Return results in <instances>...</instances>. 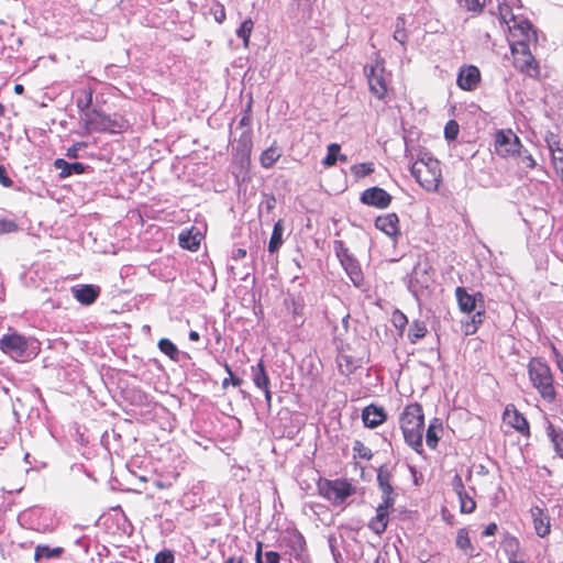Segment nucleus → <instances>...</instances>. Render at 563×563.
Masks as SVG:
<instances>
[{
    "label": "nucleus",
    "mask_w": 563,
    "mask_h": 563,
    "mask_svg": "<svg viewBox=\"0 0 563 563\" xmlns=\"http://www.w3.org/2000/svg\"><path fill=\"white\" fill-rule=\"evenodd\" d=\"M481 70L475 65H463L457 74L456 85L464 91H473L481 84Z\"/></svg>",
    "instance_id": "nucleus-12"
},
{
    "label": "nucleus",
    "mask_w": 563,
    "mask_h": 563,
    "mask_svg": "<svg viewBox=\"0 0 563 563\" xmlns=\"http://www.w3.org/2000/svg\"><path fill=\"white\" fill-rule=\"evenodd\" d=\"M67 156L68 157H73V158H76L77 157V148L76 147H70L67 150Z\"/></svg>",
    "instance_id": "nucleus-62"
},
{
    "label": "nucleus",
    "mask_w": 563,
    "mask_h": 563,
    "mask_svg": "<svg viewBox=\"0 0 563 563\" xmlns=\"http://www.w3.org/2000/svg\"><path fill=\"white\" fill-rule=\"evenodd\" d=\"M460 132V126L455 120H450L444 126V136L449 141H454Z\"/></svg>",
    "instance_id": "nucleus-44"
},
{
    "label": "nucleus",
    "mask_w": 563,
    "mask_h": 563,
    "mask_svg": "<svg viewBox=\"0 0 563 563\" xmlns=\"http://www.w3.org/2000/svg\"><path fill=\"white\" fill-rule=\"evenodd\" d=\"M14 92L16 95H22L24 92V87L21 84H16L13 88Z\"/></svg>",
    "instance_id": "nucleus-61"
},
{
    "label": "nucleus",
    "mask_w": 563,
    "mask_h": 563,
    "mask_svg": "<svg viewBox=\"0 0 563 563\" xmlns=\"http://www.w3.org/2000/svg\"><path fill=\"white\" fill-rule=\"evenodd\" d=\"M405 442L418 454L423 453L424 413L419 402L408 404L399 416Z\"/></svg>",
    "instance_id": "nucleus-1"
},
{
    "label": "nucleus",
    "mask_w": 563,
    "mask_h": 563,
    "mask_svg": "<svg viewBox=\"0 0 563 563\" xmlns=\"http://www.w3.org/2000/svg\"><path fill=\"white\" fill-rule=\"evenodd\" d=\"M351 172L355 177L363 178L374 172L373 163H360L351 167Z\"/></svg>",
    "instance_id": "nucleus-43"
},
{
    "label": "nucleus",
    "mask_w": 563,
    "mask_h": 563,
    "mask_svg": "<svg viewBox=\"0 0 563 563\" xmlns=\"http://www.w3.org/2000/svg\"><path fill=\"white\" fill-rule=\"evenodd\" d=\"M282 150L275 141L268 148L262 152L260 156L261 165L264 168H271L280 158Z\"/></svg>",
    "instance_id": "nucleus-27"
},
{
    "label": "nucleus",
    "mask_w": 563,
    "mask_h": 563,
    "mask_svg": "<svg viewBox=\"0 0 563 563\" xmlns=\"http://www.w3.org/2000/svg\"><path fill=\"white\" fill-rule=\"evenodd\" d=\"M519 159L518 165L520 168L525 170H531L537 166L536 159L532 157L530 153H528L527 150L520 148L516 155Z\"/></svg>",
    "instance_id": "nucleus-35"
},
{
    "label": "nucleus",
    "mask_w": 563,
    "mask_h": 563,
    "mask_svg": "<svg viewBox=\"0 0 563 563\" xmlns=\"http://www.w3.org/2000/svg\"><path fill=\"white\" fill-rule=\"evenodd\" d=\"M283 223L282 220H278L273 228V232L268 243V252L275 253L283 244Z\"/></svg>",
    "instance_id": "nucleus-33"
},
{
    "label": "nucleus",
    "mask_w": 563,
    "mask_h": 563,
    "mask_svg": "<svg viewBox=\"0 0 563 563\" xmlns=\"http://www.w3.org/2000/svg\"><path fill=\"white\" fill-rule=\"evenodd\" d=\"M75 299L85 305H92L100 295V288L95 285H81L71 289Z\"/></svg>",
    "instance_id": "nucleus-21"
},
{
    "label": "nucleus",
    "mask_w": 563,
    "mask_h": 563,
    "mask_svg": "<svg viewBox=\"0 0 563 563\" xmlns=\"http://www.w3.org/2000/svg\"><path fill=\"white\" fill-rule=\"evenodd\" d=\"M154 563H174V555L170 551H162L155 555Z\"/></svg>",
    "instance_id": "nucleus-50"
},
{
    "label": "nucleus",
    "mask_w": 563,
    "mask_h": 563,
    "mask_svg": "<svg viewBox=\"0 0 563 563\" xmlns=\"http://www.w3.org/2000/svg\"><path fill=\"white\" fill-rule=\"evenodd\" d=\"M64 553V549L62 547L51 548L48 545L38 544L34 550V560L38 562L42 559H58Z\"/></svg>",
    "instance_id": "nucleus-29"
},
{
    "label": "nucleus",
    "mask_w": 563,
    "mask_h": 563,
    "mask_svg": "<svg viewBox=\"0 0 563 563\" xmlns=\"http://www.w3.org/2000/svg\"><path fill=\"white\" fill-rule=\"evenodd\" d=\"M265 558L267 563H280V555L276 551H267Z\"/></svg>",
    "instance_id": "nucleus-53"
},
{
    "label": "nucleus",
    "mask_w": 563,
    "mask_h": 563,
    "mask_svg": "<svg viewBox=\"0 0 563 563\" xmlns=\"http://www.w3.org/2000/svg\"><path fill=\"white\" fill-rule=\"evenodd\" d=\"M394 38L400 44H405L408 40L406 32V20L404 16H398L396 20V27L394 31Z\"/></svg>",
    "instance_id": "nucleus-40"
},
{
    "label": "nucleus",
    "mask_w": 563,
    "mask_h": 563,
    "mask_svg": "<svg viewBox=\"0 0 563 563\" xmlns=\"http://www.w3.org/2000/svg\"><path fill=\"white\" fill-rule=\"evenodd\" d=\"M547 434L554 444L555 451L563 459V430L556 428L553 423L548 422Z\"/></svg>",
    "instance_id": "nucleus-30"
},
{
    "label": "nucleus",
    "mask_w": 563,
    "mask_h": 563,
    "mask_svg": "<svg viewBox=\"0 0 563 563\" xmlns=\"http://www.w3.org/2000/svg\"><path fill=\"white\" fill-rule=\"evenodd\" d=\"M530 44L523 42H510V52L514 67L521 74L531 77H540V66L530 51Z\"/></svg>",
    "instance_id": "nucleus-8"
},
{
    "label": "nucleus",
    "mask_w": 563,
    "mask_h": 563,
    "mask_svg": "<svg viewBox=\"0 0 563 563\" xmlns=\"http://www.w3.org/2000/svg\"><path fill=\"white\" fill-rule=\"evenodd\" d=\"M54 166L56 169H59L60 178L69 177L73 174L80 175L85 172V165L82 163H68L63 158H57L54 162Z\"/></svg>",
    "instance_id": "nucleus-25"
},
{
    "label": "nucleus",
    "mask_w": 563,
    "mask_h": 563,
    "mask_svg": "<svg viewBox=\"0 0 563 563\" xmlns=\"http://www.w3.org/2000/svg\"><path fill=\"white\" fill-rule=\"evenodd\" d=\"M0 184L5 188H10L13 186V180L7 175L5 167L1 163H0Z\"/></svg>",
    "instance_id": "nucleus-51"
},
{
    "label": "nucleus",
    "mask_w": 563,
    "mask_h": 563,
    "mask_svg": "<svg viewBox=\"0 0 563 563\" xmlns=\"http://www.w3.org/2000/svg\"><path fill=\"white\" fill-rule=\"evenodd\" d=\"M451 485L456 495H461V493L466 490L462 476L460 474H455L453 476Z\"/></svg>",
    "instance_id": "nucleus-49"
},
{
    "label": "nucleus",
    "mask_w": 563,
    "mask_h": 563,
    "mask_svg": "<svg viewBox=\"0 0 563 563\" xmlns=\"http://www.w3.org/2000/svg\"><path fill=\"white\" fill-rule=\"evenodd\" d=\"M91 102H92V91L88 90L86 99L85 100L79 99L77 101V107L80 110H85V109H88L90 107Z\"/></svg>",
    "instance_id": "nucleus-52"
},
{
    "label": "nucleus",
    "mask_w": 563,
    "mask_h": 563,
    "mask_svg": "<svg viewBox=\"0 0 563 563\" xmlns=\"http://www.w3.org/2000/svg\"><path fill=\"white\" fill-rule=\"evenodd\" d=\"M528 375L540 397L551 404L556 399L554 377L550 366L541 358L532 357L528 363Z\"/></svg>",
    "instance_id": "nucleus-4"
},
{
    "label": "nucleus",
    "mask_w": 563,
    "mask_h": 563,
    "mask_svg": "<svg viewBox=\"0 0 563 563\" xmlns=\"http://www.w3.org/2000/svg\"><path fill=\"white\" fill-rule=\"evenodd\" d=\"M18 230V224L13 220L0 219V234L12 233Z\"/></svg>",
    "instance_id": "nucleus-47"
},
{
    "label": "nucleus",
    "mask_w": 563,
    "mask_h": 563,
    "mask_svg": "<svg viewBox=\"0 0 563 563\" xmlns=\"http://www.w3.org/2000/svg\"><path fill=\"white\" fill-rule=\"evenodd\" d=\"M369 92L379 101H386L389 95L390 73L386 70L385 62L376 56L372 64L364 66Z\"/></svg>",
    "instance_id": "nucleus-5"
},
{
    "label": "nucleus",
    "mask_w": 563,
    "mask_h": 563,
    "mask_svg": "<svg viewBox=\"0 0 563 563\" xmlns=\"http://www.w3.org/2000/svg\"><path fill=\"white\" fill-rule=\"evenodd\" d=\"M284 542L288 549L287 553L290 558H294L296 561L303 560L307 551V543L305 537L299 531H295L288 538H285Z\"/></svg>",
    "instance_id": "nucleus-18"
},
{
    "label": "nucleus",
    "mask_w": 563,
    "mask_h": 563,
    "mask_svg": "<svg viewBox=\"0 0 563 563\" xmlns=\"http://www.w3.org/2000/svg\"><path fill=\"white\" fill-rule=\"evenodd\" d=\"M84 125L88 132L122 133L130 123L123 115H108L93 109L85 113Z\"/></svg>",
    "instance_id": "nucleus-6"
},
{
    "label": "nucleus",
    "mask_w": 563,
    "mask_h": 563,
    "mask_svg": "<svg viewBox=\"0 0 563 563\" xmlns=\"http://www.w3.org/2000/svg\"><path fill=\"white\" fill-rule=\"evenodd\" d=\"M353 451L355 455L365 460H369L373 456L372 451L367 446H365V444L362 441L358 440L354 442Z\"/></svg>",
    "instance_id": "nucleus-45"
},
{
    "label": "nucleus",
    "mask_w": 563,
    "mask_h": 563,
    "mask_svg": "<svg viewBox=\"0 0 563 563\" xmlns=\"http://www.w3.org/2000/svg\"><path fill=\"white\" fill-rule=\"evenodd\" d=\"M319 492L333 506H340L355 494V488L347 479H324L319 484Z\"/></svg>",
    "instance_id": "nucleus-9"
},
{
    "label": "nucleus",
    "mask_w": 563,
    "mask_h": 563,
    "mask_svg": "<svg viewBox=\"0 0 563 563\" xmlns=\"http://www.w3.org/2000/svg\"><path fill=\"white\" fill-rule=\"evenodd\" d=\"M394 505L389 503H380L376 508V515L368 521V528L377 536L383 534L389 522V509H393Z\"/></svg>",
    "instance_id": "nucleus-16"
},
{
    "label": "nucleus",
    "mask_w": 563,
    "mask_h": 563,
    "mask_svg": "<svg viewBox=\"0 0 563 563\" xmlns=\"http://www.w3.org/2000/svg\"><path fill=\"white\" fill-rule=\"evenodd\" d=\"M411 175L428 191H437L442 183L440 162L429 153H424L411 165Z\"/></svg>",
    "instance_id": "nucleus-3"
},
{
    "label": "nucleus",
    "mask_w": 563,
    "mask_h": 563,
    "mask_svg": "<svg viewBox=\"0 0 563 563\" xmlns=\"http://www.w3.org/2000/svg\"><path fill=\"white\" fill-rule=\"evenodd\" d=\"M252 376L254 385L260 389H267L271 380L266 372L263 360H260L255 366H252Z\"/></svg>",
    "instance_id": "nucleus-26"
},
{
    "label": "nucleus",
    "mask_w": 563,
    "mask_h": 563,
    "mask_svg": "<svg viewBox=\"0 0 563 563\" xmlns=\"http://www.w3.org/2000/svg\"><path fill=\"white\" fill-rule=\"evenodd\" d=\"M255 563H263V542L261 541L256 543Z\"/></svg>",
    "instance_id": "nucleus-55"
},
{
    "label": "nucleus",
    "mask_w": 563,
    "mask_h": 563,
    "mask_svg": "<svg viewBox=\"0 0 563 563\" xmlns=\"http://www.w3.org/2000/svg\"><path fill=\"white\" fill-rule=\"evenodd\" d=\"M179 245L189 251H197L200 245V234L194 230L184 231L178 236Z\"/></svg>",
    "instance_id": "nucleus-28"
},
{
    "label": "nucleus",
    "mask_w": 563,
    "mask_h": 563,
    "mask_svg": "<svg viewBox=\"0 0 563 563\" xmlns=\"http://www.w3.org/2000/svg\"><path fill=\"white\" fill-rule=\"evenodd\" d=\"M465 7L468 11L482 12L485 7L486 0H464Z\"/></svg>",
    "instance_id": "nucleus-48"
},
{
    "label": "nucleus",
    "mask_w": 563,
    "mask_h": 563,
    "mask_svg": "<svg viewBox=\"0 0 563 563\" xmlns=\"http://www.w3.org/2000/svg\"><path fill=\"white\" fill-rule=\"evenodd\" d=\"M522 148L520 139L511 129L496 131L494 136V152L503 158L515 157Z\"/></svg>",
    "instance_id": "nucleus-10"
},
{
    "label": "nucleus",
    "mask_w": 563,
    "mask_h": 563,
    "mask_svg": "<svg viewBox=\"0 0 563 563\" xmlns=\"http://www.w3.org/2000/svg\"><path fill=\"white\" fill-rule=\"evenodd\" d=\"M224 563H244V558L242 555H232L229 556Z\"/></svg>",
    "instance_id": "nucleus-57"
},
{
    "label": "nucleus",
    "mask_w": 563,
    "mask_h": 563,
    "mask_svg": "<svg viewBox=\"0 0 563 563\" xmlns=\"http://www.w3.org/2000/svg\"><path fill=\"white\" fill-rule=\"evenodd\" d=\"M553 147H561L560 146V141H553V142H549V148H550V152L552 153V148Z\"/></svg>",
    "instance_id": "nucleus-63"
},
{
    "label": "nucleus",
    "mask_w": 563,
    "mask_h": 563,
    "mask_svg": "<svg viewBox=\"0 0 563 563\" xmlns=\"http://www.w3.org/2000/svg\"><path fill=\"white\" fill-rule=\"evenodd\" d=\"M377 482L383 494V503L395 505V494L391 486V475L387 470L379 468L377 473Z\"/></svg>",
    "instance_id": "nucleus-23"
},
{
    "label": "nucleus",
    "mask_w": 563,
    "mask_h": 563,
    "mask_svg": "<svg viewBox=\"0 0 563 563\" xmlns=\"http://www.w3.org/2000/svg\"><path fill=\"white\" fill-rule=\"evenodd\" d=\"M254 29V22L251 18L245 19L236 30V35L242 38L244 48L250 46V37Z\"/></svg>",
    "instance_id": "nucleus-34"
},
{
    "label": "nucleus",
    "mask_w": 563,
    "mask_h": 563,
    "mask_svg": "<svg viewBox=\"0 0 563 563\" xmlns=\"http://www.w3.org/2000/svg\"><path fill=\"white\" fill-rule=\"evenodd\" d=\"M455 544L464 553L468 554L470 556H474V547L465 528L457 530Z\"/></svg>",
    "instance_id": "nucleus-31"
},
{
    "label": "nucleus",
    "mask_w": 563,
    "mask_h": 563,
    "mask_svg": "<svg viewBox=\"0 0 563 563\" xmlns=\"http://www.w3.org/2000/svg\"><path fill=\"white\" fill-rule=\"evenodd\" d=\"M209 13L219 24H222L227 20L225 8L220 1H213L210 4Z\"/></svg>",
    "instance_id": "nucleus-39"
},
{
    "label": "nucleus",
    "mask_w": 563,
    "mask_h": 563,
    "mask_svg": "<svg viewBox=\"0 0 563 563\" xmlns=\"http://www.w3.org/2000/svg\"><path fill=\"white\" fill-rule=\"evenodd\" d=\"M341 263L353 285L357 288L362 287L364 284V274L358 262L355 258L346 255L341 258Z\"/></svg>",
    "instance_id": "nucleus-22"
},
{
    "label": "nucleus",
    "mask_w": 563,
    "mask_h": 563,
    "mask_svg": "<svg viewBox=\"0 0 563 563\" xmlns=\"http://www.w3.org/2000/svg\"><path fill=\"white\" fill-rule=\"evenodd\" d=\"M340 151H341V146L338 143H331L328 146L325 157L322 159L323 166L324 167L334 166L338 162V154L340 153Z\"/></svg>",
    "instance_id": "nucleus-38"
},
{
    "label": "nucleus",
    "mask_w": 563,
    "mask_h": 563,
    "mask_svg": "<svg viewBox=\"0 0 563 563\" xmlns=\"http://www.w3.org/2000/svg\"><path fill=\"white\" fill-rule=\"evenodd\" d=\"M375 228L390 238L394 242H397L401 235L400 220L395 212H389L383 216H378L375 219Z\"/></svg>",
    "instance_id": "nucleus-14"
},
{
    "label": "nucleus",
    "mask_w": 563,
    "mask_h": 563,
    "mask_svg": "<svg viewBox=\"0 0 563 563\" xmlns=\"http://www.w3.org/2000/svg\"><path fill=\"white\" fill-rule=\"evenodd\" d=\"M29 347V339L24 335L12 332L0 339V350L13 358H22Z\"/></svg>",
    "instance_id": "nucleus-11"
},
{
    "label": "nucleus",
    "mask_w": 563,
    "mask_h": 563,
    "mask_svg": "<svg viewBox=\"0 0 563 563\" xmlns=\"http://www.w3.org/2000/svg\"><path fill=\"white\" fill-rule=\"evenodd\" d=\"M336 362L340 373L344 376H349L362 366L363 360L343 350L339 354Z\"/></svg>",
    "instance_id": "nucleus-20"
},
{
    "label": "nucleus",
    "mask_w": 563,
    "mask_h": 563,
    "mask_svg": "<svg viewBox=\"0 0 563 563\" xmlns=\"http://www.w3.org/2000/svg\"><path fill=\"white\" fill-rule=\"evenodd\" d=\"M394 322L396 327L404 328L405 324L407 323V317L401 312L395 313Z\"/></svg>",
    "instance_id": "nucleus-54"
},
{
    "label": "nucleus",
    "mask_w": 563,
    "mask_h": 563,
    "mask_svg": "<svg viewBox=\"0 0 563 563\" xmlns=\"http://www.w3.org/2000/svg\"><path fill=\"white\" fill-rule=\"evenodd\" d=\"M443 433V424L439 418H433L426 430V444L435 450Z\"/></svg>",
    "instance_id": "nucleus-24"
},
{
    "label": "nucleus",
    "mask_w": 563,
    "mask_h": 563,
    "mask_svg": "<svg viewBox=\"0 0 563 563\" xmlns=\"http://www.w3.org/2000/svg\"><path fill=\"white\" fill-rule=\"evenodd\" d=\"M460 501V511L462 514H472L476 509V501L471 497L467 492L456 495Z\"/></svg>",
    "instance_id": "nucleus-37"
},
{
    "label": "nucleus",
    "mask_w": 563,
    "mask_h": 563,
    "mask_svg": "<svg viewBox=\"0 0 563 563\" xmlns=\"http://www.w3.org/2000/svg\"><path fill=\"white\" fill-rule=\"evenodd\" d=\"M158 349L162 353L167 355L170 360L177 361L179 351L177 346L168 339H161L158 341Z\"/></svg>",
    "instance_id": "nucleus-36"
},
{
    "label": "nucleus",
    "mask_w": 563,
    "mask_h": 563,
    "mask_svg": "<svg viewBox=\"0 0 563 563\" xmlns=\"http://www.w3.org/2000/svg\"><path fill=\"white\" fill-rule=\"evenodd\" d=\"M500 19L508 26L511 42H538L537 31L528 19L516 16L508 7L500 8Z\"/></svg>",
    "instance_id": "nucleus-7"
},
{
    "label": "nucleus",
    "mask_w": 563,
    "mask_h": 563,
    "mask_svg": "<svg viewBox=\"0 0 563 563\" xmlns=\"http://www.w3.org/2000/svg\"><path fill=\"white\" fill-rule=\"evenodd\" d=\"M497 531V525L492 522L489 523L485 530L483 531V537H489V536H494Z\"/></svg>",
    "instance_id": "nucleus-56"
},
{
    "label": "nucleus",
    "mask_w": 563,
    "mask_h": 563,
    "mask_svg": "<svg viewBox=\"0 0 563 563\" xmlns=\"http://www.w3.org/2000/svg\"><path fill=\"white\" fill-rule=\"evenodd\" d=\"M387 419V415L382 407L375 405L366 406L362 411V420L365 427L374 429L383 424Z\"/></svg>",
    "instance_id": "nucleus-19"
},
{
    "label": "nucleus",
    "mask_w": 563,
    "mask_h": 563,
    "mask_svg": "<svg viewBox=\"0 0 563 563\" xmlns=\"http://www.w3.org/2000/svg\"><path fill=\"white\" fill-rule=\"evenodd\" d=\"M428 333L427 325L423 321L415 320L408 330V339L410 343L416 344L419 340L423 339Z\"/></svg>",
    "instance_id": "nucleus-32"
},
{
    "label": "nucleus",
    "mask_w": 563,
    "mask_h": 563,
    "mask_svg": "<svg viewBox=\"0 0 563 563\" xmlns=\"http://www.w3.org/2000/svg\"><path fill=\"white\" fill-rule=\"evenodd\" d=\"M189 339L191 341H194V342H197V341H199L200 335H199V333L197 331H190L189 332Z\"/></svg>",
    "instance_id": "nucleus-60"
},
{
    "label": "nucleus",
    "mask_w": 563,
    "mask_h": 563,
    "mask_svg": "<svg viewBox=\"0 0 563 563\" xmlns=\"http://www.w3.org/2000/svg\"><path fill=\"white\" fill-rule=\"evenodd\" d=\"M503 420L507 426L515 429L520 434L525 437L530 435V426L528 420L521 412H519V410L514 404H509L506 406L505 411L503 413Z\"/></svg>",
    "instance_id": "nucleus-13"
},
{
    "label": "nucleus",
    "mask_w": 563,
    "mask_h": 563,
    "mask_svg": "<svg viewBox=\"0 0 563 563\" xmlns=\"http://www.w3.org/2000/svg\"><path fill=\"white\" fill-rule=\"evenodd\" d=\"M262 390L264 391V394H265V399H266V401H267V404H268V406H269V405H271V402H272V393H271V389H269V387H267V389H262Z\"/></svg>",
    "instance_id": "nucleus-59"
},
{
    "label": "nucleus",
    "mask_w": 563,
    "mask_h": 563,
    "mask_svg": "<svg viewBox=\"0 0 563 563\" xmlns=\"http://www.w3.org/2000/svg\"><path fill=\"white\" fill-rule=\"evenodd\" d=\"M455 298L459 309L463 313H471L476 310L475 314L464 324V333L466 335L474 334L484 321L485 305L482 292L468 294L464 287H456Z\"/></svg>",
    "instance_id": "nucleus-2"
},
{
    "label": "nucleus",
    "mask_w": 563,
    "mask_h": 563,
    "mask_svg": "<svg viewBox=\"0 0 563 563\" xmlns=\"http://www.w3.org/2000/svg\"><path fill=\"white\" fill-rule=\"evenodd\" d=\"M338 161L346 162V161H347V157H346V155H344V154H342V155H339V154H338Z\"/></svg>",
    "instance_id": "nucleus-64"
},
{
    "label": "nucleus",
    "mask_w": 563,
    "mask_h": 563,
    "mask_svg": "<svg viewBox=\"0 0 563 563\" xmlns=\"http://www.w3.org/2000/svg\"><path fill=\"white\" fill-rule=\"evenodd\" d=\"M245 256H246V250H244V249H238L233 253L234 260H241V258H244Z\"/></svg>",
    "instance_id": "nucleus-58"
},
{
    "label": "nucleus",
    "mask_w": 563,
    "mask_h": 563,
    "mask_svg": "<svg viewBox=\"0 0 563 563\" xmlns=\"http://www.w3.org/2000/svg\"><path fill=\"white\" fill-rule=\"evenodd\" d=\"M552 163L556 174L563 179V147L552 148Z\"/></svg>",
    "instance_id": "nucleus-42"
},
{
    "label": "nucleus",
    "mask_w": 563,
    "mask_h": 563,
    "mask_svg": "<svg viewBox=\"0 0 563 563\" xmlns=\"http://www.w3.org/2000/svg\"><path fill=\"white\" fill-rule=\"evenodd\" d=\"M530 512L537 536L548 537L551 533V519L548 512L539 506L532 507Z\"/></svg>",
    "instance_id": "nucleus-17"
},
{
    "label": "nucleus",
    "mask_w": 563,
    "mask_h": 563,
    "mask_svg": "<svg viewBox=\"0 0 563 563\" xmlns=\"http://www.w3.org/2000/svg\"><path fill=\"white\" fill-rule=\"evenodd\" d=\"M224 369H225V372L229 374V377H227V378H224V379L222 380V387H223L224 389H225V388H228V386H229L230 384H232V385H233V386H235V387H239V386H241V385H242V379H241V378H239V377H235V376L233 375V372H232L231 367L229 366V364H227V363L224 364Z\"/></svg>",
    "instance_id": "nucleus-46"
},
{
    "label": "nucleus",
    "mask_w": 563,
    "mask_h": 563,
    "mask_svg": "<svg viewBox=\"0 0 563 563\" xmlns=\"http://www.w3.org/2000/svg\"><path fill=\"white\" fill-rule=\"evenodd\" d=\"M507 548L510 550L508 561L509 563H526L521 555L517 553L519 549V542L516 538H511L506 542Z\"/></svg>",
    "instance_id": "nucleus-41"
},
{
    "label": "nucleus",
    "mask_w": 563,
    "mask_h": 563,
    "mask_svg": "<svg viewBox=\"0 0 563 563\" xmlns=\"http://www.w3.org/2000/svg\"><path fill=\"white\" fill-rule=\"evenodd\" d=\"M391 196L380 187H371L364 190L361 195V201L364 205L372 206L378 209H385L391 203Z\"/></svg>",
    "instance_id": "nucleus-15"
}]
</instances>
